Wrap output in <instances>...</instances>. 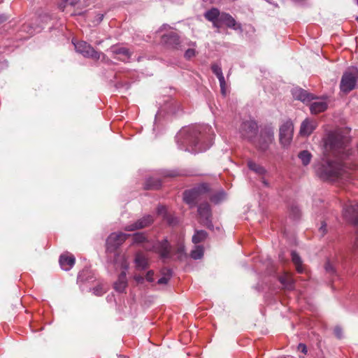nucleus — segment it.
Wrapping results in <instances>:
<instances>
[{"label": "nucleus", "instance_id": "obj_1", "mask_svg": "<svg viewBox=\"0 0 358 358\" xmlns=\"http://www.w3.org/2000/svg\"><path fill=\"white\" fill-rule=\"evenodd\" d=\"M350 138L347 129H338L329 132L324 141V158L316 168L317 175L323 180L347 181L350 169L342 160L350 155Z\"/></svg>", "mask_w": 358, "mask_h": 358}, {"label": "nucleus", "instance_id": "obj_2", "mask_svg": "<svg viewBox=\"0 0 358 358\" xmlns=\"http://www.w3.org/2000/svg\"><path fill=\"white\" fill-rule=\"evenodd\" d=\"M177 139L184 138V141L187 144L185 150L192 153H198L206 151L210 145H204L202 142L203 136L201 134V127L194 126L187 129H183L176 136Z\"/></svg>", "mask_w": 358, "mask_h": 358}, {"label": "nucleus", "instance_id": "obj_3", "mask_svg": "<svg viewBox=\"0 0 358 358\" xmlns=\"http://www.w3.org/2000/svg\"><path fill=\"white\" fill-rule=\"evenodd\" d=\"M133 243L143 244V248L158 253L162 258L170 257L171 246L166 239L162 241L150 242L143 233H136L133 235Z\"/></svg>", "mask_w": 358, "mask_h": 358}, {"label": "nucleus", "instance_id": "obj_4", "mask_svg": "<svg viewBox=\"0 0 358 358\" xmlns=\"http://www.w3.org/2000/svg\"><path fill=\"white\" fill-rule=\"evenodd\" d=\"M114 264L116 268L122 269L117 280L114 284V288L118 292H123L127 286L126 271L129 268V263L124 255L117 253L115 255Z\"/></svg>", "mask_w": 358, "mask_h": 358}, {"label": "nucleus", "instance_id": "obj_5", "mask_svg": "<svg viewBox=\"0 0 358 358\" xmlns=\"http://www.w3.org/2000/svg\"><path fill=\"white\" fill-rule=\"evenodd\" d=\"M273 129L271 127L266 126L261 129L259 136L256 135L252 143L258 150L266 152L273 143Z\"/></svg>", "mask_w": 358, "mask_h": 358}, {"label": "nucleus", "instance_id": "obj_6", "mask_svg": "<svg viewBox=\"0 0 358 358\" xmlns=\"http://www.w3.org/2000/svg\"><path fill=\"white\" fill-rule=\"evenodd\" d=\"M358 86V69L354 66L349 67L343 73L341 83V90L348 94Z\"/></svg>", "mask_w": 358, "mask_h": 358}, {"label": "nucleus", "instance_id": "obj_7", "mask_svg": "<svg viewBox=\"0 0 358 358\" xmlns=\"http://www.w3.org/2000/svg\"><path fill=\"white\" fill-rule=\"evenodd\" d=\"M208 189L207 184H201L192 189L186 190L183 194L184 201L191 207H193L199 201L207 199L206 194Z\"/></svg>", "mask_w": 358, "mask_h": 358}, {"label": "nucleus", "instance_id": "obj_8", "mask_svg": "<svg viewBox=\"0 0 358 358\" xmlns=\"http://www.w3.org/2000/svg\"><path fill=\"white\" fill-rule=\"evenodd\" d=\"M258 131L257 123L252 119L243 120L238 127L241 137L252 142Z\"/></svg>", "mask_w": 358, "mask_h": 358}, {"label": "nucleus", "instance_id": "obj_9", "mask_svg": "<svg viewBox=\"0 0 358 358\" xmlns=\"http://www.w3.org/2000/svg\"><path fill=\"white\" fill-rule=\"evenodd\" d=\"M76 50L82 54L85 57L92 58L95 60L100 59L101 52H97L94 48L85 41L73 42Z\"/></svg>", "mask_w": 358, "mask_h": 358}, {"label": "nucleus", "instance_id": "obj_10", "mask_svg": "<svg viewBox=\"0 0 358 358\" xmlns=\"http://www.w3.org/2000/svg\"><path fill=\"white\" fill-rule=\"evenodd\" d=\"M129 235L122 232L112 233L106 240L107 251L113 252L121 245Z\"/></svg>", "mask_w": 358, "mask_h": 358}, {"label": "nucleus", "instance_id": "obj_11", "mask_svg": "<svg viewBox=\"0 0 358 358\" xmlns=\"http://www.w3.org/2000/svg\"><path fill=\"white\" fill-rule=\"evenodd\" d=\"M294 126L292 122L287 121L280 127V141L283 146L288 145L293 136Z\"/></svg>", "mask_w": 358, "mask_h": 358}, {"label": "nucleus", "instance_id": "obj_12", "mask_svg": "<svg viewBox=\"0 0 358 358\" xmlns=\"http://www.w3.org/2000/svg\"><path fill=\"white\" fill-rule=\"evenodd\" d=\"M343 216L350 222L358 224V203L348 202L343 208Z\"/></svg>", "mask_w": 358, "mask_h": 358}, {"label": "nucleus", "instance_id": "obj_13", "mask_svg": "<svg viewBox=\"0 0 358 358\" xmlns=\"http://www.w3.org/2000/svg\"><path fill=\"white\" fill-rule=\"evenodd\" d=\"M198 213L202 219L204 225L208 228L211 229L213 224L211 223V210L210 205L208 203H201L198 207Z\"/></svg>", "mask_w": 358, "mask_h": 358}, {"label": "nucleus", "instance_id": "obj_14", "mask_svg": "<svg viewBox=\"0 0 358 358\" xmlns=\"http://www.w3.org/2000/svg\"><path fill=\"white\" fill-rule=\"evenodd\" d=\"M110 51L115 58L122 62H128L131 55V52L128 48L117 45L111 46Z\"/></svg>", "mask_w": 358, "mask_h": 358}, {"label": "nucleus", "instance_id": "obj_15", "mask_svg": "<svg viewBox=\"0 0 358 358\" xmlns=\"http://www.w3.org/2000/svg\"><path fill=\"white\" fill-rule=\"evenodd\" d=\"M154 220L152 216L148 215L143 217L138 220L136 222L132 224L127 225L124 227V230L128 231H135L137 229L145 228L150 225L153 222Z\"/></svg>", "mask_w": 358, "mask_h": 358}, {"label": "nucleus", "instance_id": "obj_16", "mask_svg": "<svg viewBox=\"0 0 358 358\" xmlns=\"http://www.w3.org/2000/svg\"><path fill=\"white\" fill-rule=\"evenodd\" d=\"M224 24L227 27L234 30H241V24L238 23L235 19L229 13H221L219 24Z\"/></svg>", "mask_w": 358, "mask_h": 358}, {"label": "nucleus", "instance_id": "obj_17", "mask_svg": "<svg viewBox=\"0 0 358 358\" xmlns=\"http://www.w3.org/2000/svg\"><path fill=\"white\" fill-rule=\"evenodd\" d=\"M76 259L74 256L69 253H64L60 255L59 264L64 271H69L74 265Z\"/></svg>", "mask_w": 358, "mask_h": 358}, {"label": "nucleus", "instance_id": "obj_18", "mask_svg": "<svg viewBox=\"0 0 358 358\" xmlns=\"http://www.w3.org/2000/svg\"><path fill=\"white\" fill-rule=\"evenodd\" d=\"M292 94L294 99L300 100L303 102L310 101V100L313 99V94L299 87L293 88L292 90Z\"/></svg>", "mask_w": 358, "mask_h": 358}, {"label": "nucleus", "instance_id": "obj_19", "mask_svg": "<svg viewBox=\"0 0 358 358\" xmlns=\"http://www.w3.org/2000/svg\"><path fill=\"white\" fill-rule=\"evenodd\" d=\"M221 13L216 8H212L211 9L207 10L204 13L205 18L212 22L214 27H220L219 21L220 18Z\"/></svg>", "mask_w": 358, "mask_h": 358}, {"label": "nucleus", "instance_id": "obj_20", "mask_svg": "<svg viewBox=\"0 0 358 358\" xmlns=\"http://www.w3.org/2000/svg\"><path fill=\"white\" fill-rule=\"evenodd\" d=\"M317 124L313 120L306 119L301 125L300 134L301 136H309L315 129Z\"/></svg>", "mask_w": 358, "mask_h": 358}, {"label": "nucleus", "instance_id": "obj_21", "mask_svg": "<svg viewBox=\"0 0 358 358\" xmlns=\"http://www.w3.org/2000/svg\"><path fill=\"white\" fill-rule=\"evenodd\" d=\"M211 69L213 73L215 74L217 78H218L221 88V92L223 94H224L226 83L220 66L217 64H214L212 65Z\"/></svg>", "mask_w": 358, "mask_h": 358}, {"label": "nucleus", "instance_id": "obj_22", "mask_svg": "<svg viewBox=\"0 0 358 358\" xmlns=\"http://www.w3.org/2000/svg\"><path fill=\"white\" fill-rule=\"evenodd\" d=\"M134 263L138 270H145L148 266L147 257L142 252H137L135 256Z\"/></svg>", "mask_w": 358, "mask_h": 358}, {"label": "nucleus", "instance_id": "obj_23", "mask_svg": "<svg viewBox=\"0 0 358 358\" xmlns=\"http://www.w3.org/2000/svg\"><path fill=\"white\" fill-rule=\"evenodd\" d=\"M162 40L169 47L172 48H178V45L180 44L178 36L173 32L164 35Z\"/></svg>", "mask_w": 358, "mask_h": 358}, {"label": "nucleus", "instance_id": "obj_24", "mask_svg": "<svg viewBox=\"0 0 358 358\" xmlns=\"http://www.w3.org/2000/svg\"><path fill=\"white\" fill-rule=\"evenodd\" d=\"M279 281L285 289L292 290L294 288V281L289 273H285L279 278Z\"/></svg>", "mask_w": 358, "mask_h": 358}, {"label": "nucleus", "instance_id": "obj_25", "mask_svg": "<svg viewBox=\"0 0 358 358\" xmlns=\"http://www.w3.org/2000/svg\"><path fill=\"white\" fill-rule=\"evenodd\" d=\"M327 108V104L324 101H315L311 103L310 110L313 114H317L324 111Z\"/></svg>", "mask_w": 358, "mask_h": 358}, {"label": "nucleus", "instance_id": "obj_26", "mask_svg": "<svg viewBox=\"0 0 358 358\" xmlns=\"http://www.w3.org/2000/svg\"><path fill=\"white\" fill-rule=\"evenodd\" d=\"M248 166L251 171H254L259 176H263L266 172V169L263 166L256 164L255 162L252 160H249L248 162Z\"/></svg>", "mask_w": 358, "mask_h": 358}, {"label": "nucleus", "instance_id": "obj_27", "mask_svg": "<svg viewBox=\"0 0 358 358\" xmlns=\"http://www.w3.org/2000/svg\"><path fill=\"white\" fill-rule=\"evenodd\" d=\"M162 185V182L159 180L154 178H148L145 185V187L147 189H157Z\"/></svg>", "mask_w": 358, "mask_h": 358}, {"label": "nucleus", "instance_id": "obj_28", "mask_svg": "<svg viewBox=\"0 0 358 358\" xmlns=\"http://www.w3.org/2000/svg\"><path fill=\"white\" fill-rule=\"evenodd\" d=\"M292 259L294 265L296 266V271L299 273H302L303 271V268L302 266V261L301 257L296 252H292Z\"/></svg>", "mask_w": 358, "mask_h": 358}, {"label": "nucleus", "instance_id": "obj_29", "mask_svg": "<svg viewBox=\"0 0 358 358\" xmlns=\"http://www.w3.org/2000/svg\"><path fill=\"white\" fill-rule=\"evenodd\" d=\"M207 233L203 230L196 231L192 236V242L195 244L202 242L206 239Z\"/></svg>", "mask_w": 358, "mask_h": 358}, {"label": "nucleus", "instance_id": "obj_30", "mask_svg": "<svg viewBox=\"0 0 358 358\" xmlns=\"http://www.w3.org/2000/svg\"><path fill=\"white\" fill-rule=\"evenodd\" d=\"M298 157L301 160L302 164L306 166L310 163L312 155L308 151L303 150L299 152Z\"/></svg>", "mask_w": 358, "mask_h": 358}, {"label": "nucleus", "instance_id": "obj_31", "mask_svg": "<svg viewBox=\"0 0 358 358\" xmlns=\"http://www.w3.org/2000/svg\"><path fill=\"white\" fill-rule=\"evenodd\" d=\"M203 255V248L202 246L196 245L191 252L190 256L194 259H201Z\"/></svg>", "mask_w": 358, "mask_h": 358}, {"label": "nucleus", "instance_id": "obj_32", "mask_svg": "<svg viewBox=\"0 0 358 358\" xmlns=\"http://www.w3.org/2000/svg\"><path fill=\"white\" fill-rule=\"evenodd\" d=\"M225 198V193L224 192H220L216 194H214L210 196V199L212 202L215 203H218L223 201Z\"/></svg>", "mask_w": 358, "mask_h": 358}, {"label": "nucleus", "instance_id": "obj_33", "mask_svg": "<svg viewBox=\"0 0 358 358\" xmlns=\"http://www.w3.org/2000/svg\"><path fill=\"white\" fill-rule=\"evenodd\" d=\"M105 13H97L92 20L94 25H98L103 20Z\"/></svg>", "mask_w": 358, "mask_h": 358}, {"label": "nucleus", "instance_id": "obj_34", "mask_svg": "<svg viewBox=\"0 0 358 358\" xmlns=\"http://www.w3.org/2000/svg\"><path fill=\"white\" fill-rule=\"evenodd\" d=\"M301 212L297 206H292L290 209V216L293 219H298L300 217Z\"/></svg>", "mask_w": 358, "mask_h": 358}, {"label": "nucleus", "instance_id": "obj_35", "mask_svg": "<svg viewBox=\"0 0 358 358\" xmlns=\"http://www.w3.org/2000/svg\"><path fill=\"white\" fill-rule=\"evenodd\" d=\"M196 52L194 48L187 49L185 52V57L187 59H190L191 58L196 56Z\"/></svg>", "mask_w": 358, "mask_h": 358}, {"label": "nucleus", "instance_id": "obj_36", "mask_svg": "<svg viewBox=\"0 0 358 358\" xmlns=\"http://www.w3.org/2000/svg\"><path fill=\"white\" fill-rule=\"evenodd\" d=\"M105 292L106 289H104L102 286H98L93 289V293L96 296H101Z\"/></svg>", "mask_w": 358, "mask_h": 358}, {"label": "nucleus", "instance_id": "obj_37", "mask_svg": "<svg viewBox=\"0 0 358 358\" xmlns=\"http://www.w3.org/2000/svg\"><path fill=\"white\" fill-rule=\"evenodd\" d=\"M325 270L329 273H334L335 269L334 266L330 262H327L325 264Z\"/></svg>", "mask_w": 358, "mask_h": 358}, {"label": "nucleus", "instance_id": "obj_38", "mask_svg": "<svg viewBox=\"0 0 358 358\" xmlns=\"http://www.w3.org/2000/svg\"><path fill=\"white\" fill-rule=\"evenodd\" d=\"M319 233L321 236H323L327 233V224L325 222H322L320 227L319 228Z\"/></svg>", "mask_w": 358, "mask_h": 358}, {"label": "nucleus", "instance_id": "obj_39", "mask_svg": "<svg viewBox=\"0 0 358 358\" xmlns=\"http://www.w3.org/2000/svg\"><path fill=\"white\" fill-rule=\"evenodd\" d=\"M153 275H154V272L152 271H149L147 273L146 276H145L147 281L153 282V280H154Z\"/></svg>", "mask_w": 358, "mask_h": 358}, {"label": "nucleus", "instance_id": "obj_40", "mask_svg": "<svg viewBox=\"0 0 358 358\" xmlns=\"http://www.w3.org/2000/svg\"><path fill=\"white\" fill-rule=\"evenodd\" d=\"M168 281H169V278L164 276V277L160 278L158 280L157 283L159 285H164V284H166L168 282Z\"/></svg>", "mask_w": 358, "mask_h": 358}, {"label": "nucleus", "instance_id": "obj_41", "mask_svg": "<svg viewBox=\"0 0 358 358\" xmlns=\"http://www.w3.org/2000/svg\"><path fill=\"white\" fill-rule=\"evenodd\" d=\"M298 350L302 352L303 353L306 354L307 352V348L306 346V345L303 344V343H300L299 345H298Z\"/></svg>", "mask_w": 358, "mask_h": 358}, {"label": "nucleus", "instance_id": "obj_42", "mask_svg": "<svg viewBox=\"0 0 358 358\" xmlns=\"http://www.w3.org/2000/svg\"><path fill=\"white\" fill-rule=\"evenodd\" d=\"M334 333H335L336 336L338 338H341V336H342V330H341V328H339V327H336V328H335V329H334Z\"/></svg>", "mask_w": 358, "mask_h": 358}, {"label": "nucleus", "instance_id": "obj_43", "mask_svg": "<svg viewBox=\"0 0 358 358\" xmlns=\"http://www.w3.org/2000/svg\"><path fill=\"white\" fill-rule=\"evenodd\" d=\"M157 213L159 214H164L166 213V208L164 206H159L157 208Z\"/></svg>", "mask_w": 358, "mask_h": 358}, {"label": "nucleus", "instance_id": "obj_44", "mask_svg": "<svg viewBox=\"0 0 358 358\" xmlns=\"http://www.w3.org/2000/svg\"><path fill=\"white\" fill-rule=\"evenodd\" d=\"M134 278H135L136 281L139 283H142L144 280L143 277L141 275H136L134 277Z\"/></svg>", "mask_w": 358, "mask_h": 358}, {"label": "nucleus", "instance_id": "obj_45", "mask_svg": "<svg viewBox=\"0 0 358 358\" xmlns=\"http://www.w3.org/2000/svg\"><path fill=\"white\" fill-rule=\"evenodd\" d=\"M184 250H185V248H184V245H182V244L179 245L178 248V252L180 254V255H182L183 252H184Z\"/></svg>", "mask_w": 358, "mask_h": 358}, {"label": "nucleus", "instance_id": "obj_46", "mask_svg": "<svg viewBox=\"0 0 358 358\" xmlns=\"http://www.w3.org/2000/svg\"><path fill=\"white\" fill-rule=\"evenodd\" d=\"M7 20V17L4 15H0V24L5 22Z\"/></svg>", "mask_w": 358, "mask_h": 358}, {"label": "nucleus", "instance_id": "obj_47", "mask_svg": "<svg viewBox=\"0 0 358 358\" xmlns=\"http://www.w3.org/2000/svg\"><path fill=\"white\" fill-rule=\"evenodd\" d=\"M7 20V17L4 15H0V24L5 22Z\"/></svg>", "mask_w": 358, "mask_h": 358}, {"label": "nucleus", "instance_id": "obj_48", "mask_svg": "<svg viewBox=\"0 0 358 358\" xmlns=\"http://www.w3.org/2000/svg\"><path fill=\"white\" fill-rule=\"evenodd\" d=\"M177 176H178V174L175 172H171L166 175V176H169V177H176Z\"/></svg>", "mask_w": 358, "mask_h": 358}, {"label": "nucleus", "instance_id": "obj_49", "mask_svg": "<svg viewBox=\"0 0 358 358\" xmlns=\"http://www.w3.org/2000/svg\"><path fill=\"white\" fill-rule=\"evenodd\" d=\"M262 182L264 184V185L267 186L268 185V183L265 180V179H262Z\"/></svg>", "mask_w": 358, "mask_h": 358}, {"label": "nucleus", "instance_id": "obj_50", "mask_svg": "<svg viewBox=\"0 0 358 358\" xmlns=\"http://www.w3.org/2000/svg\"><path fill=\"white\" fill-rule=\"evenodd\" d=\"M189 45H192L193 47L196 46V43L193 42H192Z\"/></svg>", "mask_w": 358, "mask_h": 358}, {"label": "nucleus", "instance_id": "obj_51", "mask_svg": "<svg viewBox=\"0 0 358 358\" xmlns=\"http://www.w3.org/2000/svg\"><path fill=\"white\" fill-rule=\"evenodd\" d=\"M123 358H128V357H124Z\"/></svg>", "mask_w": 358, "mask_h": 358}, {"label": "nucleus", "instance_id": "obj_52", "mask_svg": "<svg viewBox=\"0 0 358 358\" xmlns=\"http://www.w3.org/2000/svg\"><path fill=\"white\" fill-rule=\"evenodd\" d=\"M357 4H358V0H357Z\"/></svg>", "mask_w": 358, "mask_h": 358}]
</instances>
